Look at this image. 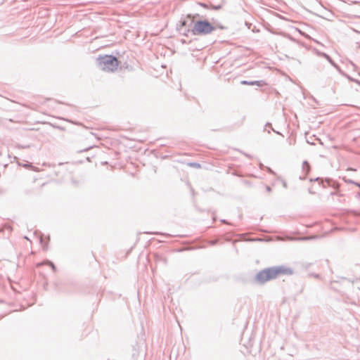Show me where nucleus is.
Segmentation results:
<instances>
[{
  "mask_svg": "<svg viewBox=\"0 0 360 360\" xmlns=\"http://www.w3.org/2000/svg\"><path fill=\"white\" fill-rule=\"evenodd\" d=\"M199 16L200 15L198 14L195 16H192L191 14H188L187 15V18L190 20V23H188V21L187 20L181 21V27H191L193 25L191 29H186L184 31V35L188 36V33H191L193 35L205 36L211 34L216 30L215 27L207 20H197L196 22H194V18ZM179 30L181 32L182 28L179 27Z\"/></svg>",
  "mask_w": 360,
  "mask_h": 360,
  "instance_id": "f257e3e1",
  "label": "nucleus"
},
{
  "mask_svg": "<svg viewBox=\"0 0 360 360\" xmlns=\"http://www.w3.org/2000/svg\"><path fill=\"white\" fill-rule=\"evenodd\" d=\"M292 271L290 268L283 266H272L259 271L255 277V281L264 284L266 282L277 278L281 274L290 275Z\"/></svg>",
  "mask_w": 360,
  "mask_h": 360,
  "instance_id": "f03ea898",
  "label": "nucleus"
},
{
  "mask_svg": "<svg viewBox=\"0 0 360 360\" xmlns=\"http://www.w3.org/2000/svg\"><path fill=\"white\" fill-rule=\"evenodd\" d=\"M97 63L99 68L108 72H113L117 70L119 63L115 56L105 55L97 58Z\"/></svg>",
  "mask_w": 360,
  "mask_h": 360,
  "instance_id": "7ed1b4c3",
  "label": "nucleus"
},
{
  "mask_svg": "<svg viewBox=\"0 0 360 360\" xmlns=\"http://www.w3.org/2000/svg\"><path fill=\"white\" fill-rule=\"evenodd\" d=\"M241 84L243 85H250V86H262L263 85L266 84L265 82L263 80H258V81H248V80H243L240 82Z\"/></svg>",
  "mask_w": 360,
  "mask_h": 360,
  "instance_id": "20e7f679",
  "label": "nucleus"
},
{
  "mask_svg": "<svg viewBox=\"0 0 360 360\" xmlns=\"http://www.w3.org/2000/svg\"><path fill=\"white\" fill-rule=\"evenodd\" d=\"M310 170H311V167H310L309 163L307 160H304L302 162V171L305 173V175L304 176H300V179H302V180L305 179L306 175H307L309 173Z\"/></svg>",
  "mask_w": 360,
  "mask_h": 360,
  "instance_id": "39448f33",
  "label": "nucleus"
},
{
  "mask_svg": "<svg viewBox=\"0 0 360 360\" xmlns=\"http://www.w3.org/2000/svg\"><path fill=\"white\" fill-rule=\"evenodd\" d=\"M321 56L324 57L333 66H334L338 70L340 71V67L331 59V58L325 53H318Z\"/></svg>",
  "mask_w": 360,
  "mask_h": 360,
  "instance_id": "423d86ee",
  "label": "nucleus"
},
{
  "mask_svg": "<svg viewBox=\"0 0 360 360\" xmlns=\"http://www.w3.org/2000/svg\"><path fill=\"white\" fill-rule=\"evenodd\" d=\"M309 181L311 182L319 181V185L323 184V187H324V188L326 187L325 185L323 184V180L321 179H320L319 177H317L316 179H310Z\"/></svg>",
  "mask_w": 360,
  "mask_h": 360,
  "instance_id": "0eeeda50",
  "label": "nucleus"
},
{
  "mask_svg": "<svg viewBox=\"0 0 360 360\" xmlns=\"http://www.w3.org/2000/svg\"><path fill=\"white\" fill-rule=\"evenodd\" d=\"M50 266L52 268L53 271H56V266L54 265V264L53 262H50Z\"/></svg>",
  "mask_w": 360,
  "mask_h": 360,
  "instance_id": "6e6552de",
  "label": "nucleus"
},
{
  "mask_svg": "<svg viewBox=\"0 0 360 360\" xmlns=\"http://www.w3.org/2000/svg\"><path fill=\"white\" fill-rule=\"evenodd\" d=\"M50 262H51V261H49V260H46V261H45V262H44V264H47V265L50 266ZM41 264H43V263L39 264H38V266H40V265H41Z\"/></svg>",
  "mask_w": 360,
  "mask_h": 360,
  "instance_id": "1a4fd4ad",
  "label": "nucleus"
},
{
  "mask_svg": "<svg viewBox=\"0 0 360 360\" xmlns=\"http://www.w3.org/2000/svg\"><path fill=\"white\" fill-rule=\"evenodd\" d=\"M221 6L220 5H218V6H212V8L214 9V10H219L221 8Z\"/></svg>",
  "mask_w": 360,
  "mask_h": 360,
  "instance_id": "9d476101",
  "label": "nucleus"
},
{
  "mask_svg": "<svg viewBox=\"0 0 360 360\" xmlns=\"http://www.w3.org/2000/svg\"><path fill=\"white\" fill-rule=\"evenodd\" d=\"M191 165L194 166V167H200V164L195 163V162L191 163Z\"/></svg>",
  "mask_w": 360,
  "mask_h": 360,
  "instance_id": "9b49d317",
  "label": "nucleus"
},
{
  "mask_svg": "<svg viewBox=\"0 0 360 360\" xmlns=\"http://www.w3.org/2000/svg\"><path fill=\"white\" fill-rule=\"evenodd\" d=\"M266 191H267V192H271V187H270V186H266Z\"/></svg>",
  "mask_w": 360,
  "mask_h": 360,
  "instance_id": "f8f14e48",
  "label": "nucleus"
},
{
  "mask_svg": "<svg viewBox=\"0 0 360 360\" xmlns=\"http://www.w3.org/2000/svg\"><path fill=\"white\" fill-rule=\"evenodd\" d=\"M200 5L204 8H207V5L205 4H203V3H200Z\"/></svg>",
  "mask_w": 360,
  "mask_h": 360,
  "instance_id": "ddd939ff",
  "label": "nucleus"
},
{
  "mask_svg": "<svg viewBox=\"0 0 360 360\" xmlns=\"http://www.w3.org/2000/svg\"><path fill=\"white\" fill-rule=\"evenodd\" d=\"M283 186L284 188H287V184L285 181H283Z\"/></svg>",
  "mask_w": 360,
  "mask_h": 360,
  "instance_id": "4468645a",
  "label": "nucleus"
},
{
  "mask_svg": "<svg viewBox=\"0 0 360 360\" xmlns=\"http://www.w3.org/2000/svg\"><path fill=\"white\" fill-rule=\"evenodd\" d=\"M221 221L222 223L227 224V221H226L225 219H222Z\"/></svg>",
  "mask_w": 360,
  "mask_h": 360,
  "instance_id": "2eb2a0df",
  "label": "nucleus"
},
{
  "mask_svg": "<svg viewBox=\"0 0 360 360\" xmlns=\"http://www.w3.org/2000/svg\"><path fill=\"white\" fill-rule=\"evenodd\" d=\"M268 172L270 173H273V171L270 168H268Z\"/></svg>",
  "mask_w": 360,
  "mask_h": 360,
  "instance_id": "dca6fc26",
  "label": "nucleus"
},
{
  "mask_svg": "<svg viewBox=\"0 0 360 360\" xmlns=\"http://www.w3.org/2000/svg\"><path fill=\"white\" fill-rule=\"evenodd\" d=\"M330 179H326V182L328 183V185H330Z\"/></svg>",
  "mask_w": 360,
  "mask_h": 360,
  "instance_id": "f3484780",
  "label": "nucleus"
},
{
  "mask_svg": "<svg viewBox=\"0 0 360 360\" xmlns=\"http://www.w3.org/2000/svg\"><path fill=\"white\" fill-rule=\"evenodd\" d=\"M309 192L310 193H314V192H312V191H311V188H309Z\"/></svg>",
  "mask_w": 360,
  "mask_h": 360,
  "instance_id": "a211bd4d",
  "label": "nucleus"
},
{
  "mask_svg": "<svg viewBox=\"0 0 360 360\" xmlns=\"http://www.w3.org/2000/svg\"><path fill=\"white\" fill-rule=\"evenodd\" d=\"M266 126H269L270 127H271V124H269V123H268V124H266Z\"/></svg>",
  "mask_w": 360,
  "mask_h": 360,
  "instance_id": "6ab92c4d",
  "label": "nucleus"
},
{
  "mask_svg": "<svg viewBox=\"0 0 360 360\" xmlns=\"http://www.w3.org/2000/svg\"><path fill=\"white\" fill-rule=\"evenodd\" d=\"M355 184H356L359 187H360V184H359V183H355Z\"/></svg>",
  "mask_w": 360,
  "mask_h": 360,
  "instance_id": "aec40b11",
  "label": "nucleus"
}]
</instances>
